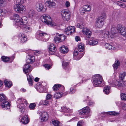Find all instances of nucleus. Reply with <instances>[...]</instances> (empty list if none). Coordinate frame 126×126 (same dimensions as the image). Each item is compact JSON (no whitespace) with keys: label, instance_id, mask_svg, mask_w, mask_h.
<instances>
[{"label":"nucleus","instance_id":"obj_1","mask_svg":"<svg viewBox=\"0 0 126 126\" xmlns=\"http://www.w3.org/2000/svg\"><path fill=\"white\" fill-rule=\"evenodd\" d=\"M12 18L17 23L16 24H17L18 27H20L21 28L24 27L23 26L26 25L27 22L26 20H25L24 19L23 20V19L26 18L25 16L23 17L20 19L18 15L17 14H15L13 16Z\"/></svg>","mask_w":126,"mask_h":126},{"label":"nucleus","instance_id":"obj_2","mask_svg":"<svg viewBox=\"0 0 126 126\" xmlns=\"http://www.w3.org/2000/svg\"><path fill=\"white\" fill-rule=\"evenodd\" d=\"M16 4L14 5V9L17 13H22L25 8L23 4L25 2V0H15Z\"/></svg>","mask_w":126,"mask_h":126},{"label":"nucleus","instance_id":"obj_3","mask_svg":"<svg viewBox=\"0 0 126 126\" xmlns=\"http://www.w3.org/2000/svg\"><path fill=\"white\" fill-rule=\"evenodd\" d=\"M0 105L2 108H4L7 109L10 108V103L7 101L6 96L3 94H0Z\"/></svg>","mask_w":126,"mask_h":126},{"label":"nucleus","instance_id":"obj_4","mask_svg":"<svg viewBox=\"0 0 126 126\" xmlns=\"http://www.w3.org/2000/svg\"><path fill=\"white\" fill-rule=\"evenodd\" d=\"M42 21L48 25L55 26L56 25L55 23L52 22V20L50 17L48 15H44L41 16Z\"/></svg>","mask_w":126,"mask_h":126},{"label":"nucleus","instance_id":"obj_5","mask_svg":"<svg viewBox=\"0 0 126 126\" xmlns=\"http://www.w3.org/2000/svg\"><path fill=\"white\" fill-rule=\"evenodd\" d=\"M93 82L95 85H99L102 82V78L99 75H94L93 77Z\"/></svg>","mask_w":126,"mask_h":126},{"label":"nucleus","instance_id":"obj_6","mask_svg":"<svg viewBox=\"0 0 126 126\" xmlns=\"http://www.w3.org/2000/svg\"><path fill=\"white\" fill-rule=\"evenodd\" d=\"M36 5V9L38 11L42 12H44L46 11V8L44 3H37Z\"/></svg>","mask_w":126,"mask_h":126},{"label":"nucleus","instance_id":"obj_7","mask_svg":"<svg viewBox=\"0 0 126 126\" xmlns=\"http://www.w3.org/2000/svg\"><path fill=\"white\" fill-rule=\"evenodd\" d=\"M62 17L65 21H68L70 17V14L69 12L66 10H63L61 14Z\"/></svg>","mask_w":126,"mask_h":126},{"label":"nucleus","instance_id":"obj_8","mask_svg":"<svg viewBox=\"0 0 126 126\" xmlns=\"http://www.w3.org/2000/svg\"><path fill=\"white\" fill-rule=\"evenodd\" d=\"M118 32L121 35L126 37V28L123 26L118 25L117 26Z\"/></svg>","mask_w":126,"mask_h":126},{"label":"nucleus","instance_id":"obj_9","mask_svg":"<svg viewBox=\"0 0 126 126\" xmlns=\"http://www.w3.org/2000/svg\"><path fill=\"white\" fill-rule=\"evenodd\" d=\"M66 37L63 34L57 35L54 38L55 42L56 43H58L64 41Z\"/></svg>","mask_w":126,"mask_h":126},{"label":"nucleus","instance_id":"obj_10","mask_svg":"<svg viewBox=\"0 0 126 126\" xmlns=\"http://www.w3.org/2000/svg\"><path fill=\"white\" fill-rule=\"evenodd\" d=\"M57 3L56 0H47L46 2L47 6L50 8H54Z\"/></svg>","mask_w":126,"mask_h":126},{"label":"nucleus","instance_id":"obj_11","mask_svg":"<svg viewBox=\"0 0 126 126\" xmlns=\"http://www.w3.org/2000/svg\"><path fill=\"white\" fill-rule=\"evenodd\" d=\"M102 35L104 38L106 39L108 38L109 39H110L112 38L113 35L108 31H103L102 33Z\"/></svg>","mask_w":126,"mask_h":126},{"label":"nucleus","instance_id":"obj_12","mask_svg":"<svg viewBox=\"0 0 126 126\" xmlns=\"http://www.w3.org/2000/svg\"><path fill=\"white\" fill-rule=\"evenodd\" d=\"M37 35L39 37H42L43 41H48V36L47 34L43 32H41L38 33Z\"/></svg>","mask_w":126,"mask_h":126},{"label":"nucleus","instance_id":"obj_13","mask_svg":"<svg viewBox=\"0 0 126 126\" xmlns=\"http://www.w3.org/2000/svg\"><path fill=\"white\" fill-rule=\"evenodd\" d=\"M31 65L28 64H25L23 67V70L25 73L30 72L32 70Z\"/></svg>","mask_w":126,"mask_h":126},{"label":"nucleus","instance_id":"obj_14","mask_svg":"<svg viewBox=\"0 0 126 126\" xmlns=\"http://www.w3.org/2000/svg\"><path fill=\"white\" fill-rule=\"evenodd\" d=\"M40 115L41 117V120L43 121H46L48 119V116L47 112L44 111L41 112Z\"/></svg>","mask_w":126,"mask_h":126},{"label":"nucleus","instance_id":"obj_15","mask_svg":"<svg viewBox=\"0 0 126 126\" xmlns=\"http://www.w3.org/2000/svg\"><path fill=\"white\" fill-rule=\"evenodd\" d=\"M83 29L82 30V32L83 33L85 34L86 37L88 38H90L92 33L88 29H87L86 28H83Z\"/></svg>","mask_w":126,"mask_h":126},{"label":"nucleus","instance_id":"obj_16","mask_svg":"<svg viewBox=\"0 0 126 126\" xmlns=\"http://www.w3.org/2000/svg\"><path fill=\"white\" fill-rule=\"evenodd\" d=\"M90 110L88 107L84 108L82 110H80L79 111V113L80 115H84L89 112Z\"/></svg>","mask_w":126,"mask_h":126},{"label":"nucleus","instance_id":"obj_17","mask_svg":"<svg viewBox=\"0 0 126 126\" xmlns=\"http://www.w3.org/2000/svg\"><path fill=\"white\" fill-rule=\"evenodd\" d=\"M108 82L109 84L110 85H112L113 86L114 85L117 86H123L124 84H123L122 83L123 81L119 82V81L116 80L114 82V81H111L110 80H109Z\"/></svg>","mask_w":126,"mask_h":126},{"label":"nucleus","instance_id":"obj_18","mask_svg":"<svg viewBox=\"0 0 126 126\" xmlns=\"http://www.w3.org/2000/svg\"><path fill=\"white\" fill-rule=\"evenodd\" d=\"M103 21L97 18L96 21V26L99 28H101L104 25Z\"/></svg>","mask_w":126,"mask_h":126},{"label":"nucleus","instance_id":"obj_19","mask_svg":"<svg viewBox=\"0 0 126 126\" xmlns=\"http://www.w3.org/2000/svg\"><path fill=\"white\" fill-rule=\"evenodd\" d=\"M49 52L51 54L54 53L56 50V48L54 45L51 44L50 45L49 47Z\"/></svg>","mask_w":126,"mask_h":126},{"label":"nucleus","instance_id":"obj_20","mask_svg":"<svg viewBox=\"0 0 126 126\" xmlns=\"http://www.w3.org/2000/svg\"><path fill=\"white\" fill-rule=\"evenodd\" d=\"M119 78L123 81H126V72H121L119 75Z\"/></svg>","mask_w":126,"mask_h":126},{"label":"nucleus","instance_id":"obj_21","mask_svg":"<svg viewBox=\"0 0 126 126\" xmlns=\"http://www.w3.org/2000/svg\"><path fill=\"white\" fill-rule=\"evenodd\" d=\"M19 37L22 43L25 42L27 41V39L25 35L21 33L20 34H19Z\"/></svg>","mask_w":126,"mask_h":126},{"label":"nucleus","instance_id":"obj_22","mask_svg":"<svg viewBox=\"0 0 126 126\" xmlns=\"http://www.w3.org/2000/svg\"><path fill=\"white\" fill-rule=\"evenodd\" d=\"M21 121L24 124H26L29 122V121L27 116H23L21 119Z\"/></svg>","mask_w":126,"mask_h":126},{"label":"nucleus","instance_id":"obj_23","mask_svg":"<svg viewBox=\"0 0 126 126\" xmlns=\"http://www.w3.org/2000/svg\"><path fill=\"white\" fill-rule=\"evenodd\" d=\"M60 49L62 52L63 53H66L68 51V49L67 47L64 46H63L61 47Z\"/></svg>","mask_w":126,"mask_h":126},{"label":"nucleus","instance_id":"obj_24","mask_svg":"<svg viewBox=\"0 0 126 126\" xmlns=\"http://www.w3.org/2000/svg\"><path fill=\"white\" fill-rule=\"evenodd\" d=\"M35 11L33 9L30 10L28 12V17L32 18L35 15Z\"/></svg>","mask_w":126,"mask_h":126},{"label":"nucleus","instance_id":"obj_25","mask_svg":"<svg viewBox=\"0 0 126 126\" xmlns=\"http://www.w3.org/2000/svg\"><path fill=\"white\" fill-rule=\"evenodd\" d=\"M84 50V44L82 43H79L78 45V50L79 52H82Z\"/></svg>","mask_w":126,"mask_h":126},{"label":"nucleus","instance_id":"obj_26","mask_svg":"<svg viewBox=\"0 0 126 126\" xmlns=\"http://www.w3.org/2000/svg\"><path fill=\"white\" fill-rule=\"evenodd\" d=\"M98 43V41L96 40L93 39L90 40L88 42V44L90 45L94 46L96 45Z\"/></svg>","mask_w":126,"mask_h":126},{"label":"nucleus","instance_id":"obj_27","mask_svg":"<svg viewBox=\"0 0 126 126\" xmlns=\"http://www.w3.org/2000/svg\"><path fill=\"white\" fill-rule=\"evenodd\" d=\"M118 31L117 27L116 28L115 27H112L111 29V35H113L116 33Z\"/></svg>","mask_w":126,"mask_h":126},{"label":"nucleus","instance_id":"obj_28","mask_svg":"<svg viewBox=\"0 0 126 126\" xmlns=\"http://www.w3.org/2000/svg\"><path fill=\"white\" fill-rule=\"evenodd\" d=\"M105 47L106 49H108L109 50H112L114 49L115 47L114 46H112L109 44L106 43L105 44Z\"/></svg>","mask_w":126,"mask_h":126},{"label":"nucleus","instance_id":"obj_29","mask_svg":"<svg viewBox=\"0 0 126 126\" xmlns=\"http://www.w3.org/2000/svg\"><path fill=\"white\" fill-rule=\"evenodd\" d=\"M71 26H70L67 27L65 29V32L67 35H71Z\"/></svg>","mask_w":126,"mask_h":126},{"label":"nucleus","instance_id":"obj_30","mask_svg":"<svg viewBox=\"0 0 126 126\" xmlns=\"http://www.w3.org/2000/svg\"><path fill=\"white\" fill-rule=\"evenodd\" d=\"M4 83L5 86L7 87H10L12 85V83L11 82L8 81L6 80L4 81Z\"/></svg>","mask_w":126,"mask_h":126},{"label":"nucleus","instance_id":"obj_31","mask_svg":"<svg viewBox=\"0 0 126 126\" xmlns=\"http://www.w3.org/2000/svg\"><path fill=\"white\" fill-rule=\"evenodd\" d=\"M120 63L118 60H117L115 62V63L113 65V67L114 69H117Z\"/></svg>","mask_w":126,"mask_h":126},{"label":"nucleus","instance_id":"obj_32","mask_svg":"<svg viewBox=\"0 0 126 126\" xmlns=\"http://www.w3.org/2000/svg\"><path fill=\"white\" fill-rule=\"evenodd\" d=\"M33 78L31 77L30 75L27 76V79L30 85L32 86V85Z\"/></svg>","mask_w":126,"mask_h":126},{"label":"nucleus","instance_id":"obj_33","mask_svg":"<svg viewBox=\"0 0 126 126\" xmlns=\"http://www.w3.org/2000/svg\"><path fill=\"white\" fill-rule=\"evenodd\" d=\"M110 88L109 86H107L104 88L103 91L105 94H108L110 92Z\"/></svg>","mask_w":126,"mask_h":126},{"label":"nucleus","instance_id":"obj_34","mask_svg":"<svg viewBox=\"0 0 126 126\" xmlns=\"http://www.w3.org/2000/svg\"><path fill=\"white\" fill-rule=\"evenodd\" d=\"M106 14L105 13H103L100 16L98 17V18L104 20L106 18Z\"/></svg>","mask_w":126,"mask_h":126},{"label":"nucleus","instance_id":"obj_35","mask_svg":"<svg viewBox=\"0 0 126 126\" xmlns=\"http://www.w3.org/2000/svg\"><path fill=\"white\" fill-rule=\"evenodd\" d=\"M83 7L87 12H89L91 10L90 6L89 5H85Z\"/></svg>","mask_w":126,"mask_h":126},{"label":"nucleus","instance_id":"obj_36","mask_svg":"<svg viewBox=\"0 0 126 126\" xmlns=\"http://www.w3.org/2000/svg\"><path fill=\"white\" fill-rule=\"evenodd\" d=\"M6 0H0V7H3L6 5Z\"/></svg>","mask_w":126,"mask_h":126},{"label":"nucleus","instance_id":"obj_37","mask_svg":"<svg viewBox=\"0 0 126 126\" xmlns=\"http://www.w3.org/2000/svg\"><path fill=\"white\" fill-rule=\"evenodd\" d=\"M116 4L118 5L122 8H125L126 7V5L121 2L117 1L116 3Z\"/></svg>","mask_w":126,"mask_h":126},{"label":"nucleus","instance_id":"obj_38","mask_svg":"<svg viewBox=\"0 0 126 126\" xmlns=\"http://www.w3.org/2000/svg\"><path fill=\"white\" fill-rule=\"evenodd\" d=\"M61 85L59 84H55L53 87V90L54 91L57 90L60 87Z\"/></svg>","mask_w":126,"mask_h":126},{"label":"nucleus","instance_id":"obj_39","mask_svg":"<svg viewBox=\"0 0 126 126\" xmlns=\"http://www.w3.org/2000/svg\"><path fill=\"white\" fill-rule=\"evenodd\" d=\"M62 95L60 93H56L54 94V97L56 99H58L62 97Z\"/></svg>","mask_w":126,"mask_h":126},{"label":"nucleus","instance_id":"obj_40","mask_svg":"<svg viewBox=\"0 0 126 126\" xmlns=\"http://www.w3.org/2000/svg\"><path fill=\"white\" fill-rule=\"evenodd\" d=\"M1 58L2 61L5 62L9 61V58L4 56H2Z\"/></svg>","mask_w":126,"mask_h":126},{"label":"nucleus","instance_id":"obj_41","mask_svg":"<svg viewBox=\"0 0 126 126\" xmlns=\"http://www.w3.org/2000/svg\"><path fill=\"white\" fill-rule=\"evenodd\" d=\"M52 123L54 126H60V123L58 121L54 120L53 121Z\"/></svg>","mask_w":126,"mask_h":126},{"label":"nucleus","instance_id":"obj_42","mask_svg":"<svg viewBox=\"0 0 126 126\" xmlns=\"http://www.w3.org/2000/svg\"><path fill=\"white\" fill-rule=\"evenodd\" d=\"M121 99L124 100H126V94L124 93H121Z\"/></svg>","mask_w":126,"mask_h":126},{"label":"nucleus","instance_id":"obj_43","mask_svg":"<svg viewBox=\"0 0 126 126\" xmlns=\"http://www.w3.org/2000/svg\"><path fill=\"white\" fill-rule=\"evenodd\" d=\"M79 10L80 13L81 15H83L85 14V12H87L83 7L80 8Z\"/></svg>","mask_w":126,"mask_h":126},{"label":"nucleus","instance_id":"obj_44","mask_svg":"<svg viewBox=\"0 0 126 126\" xmlns=\"http://www.w3.org/2000/svg\"><path fill=\"white\" fill-rule=\"evenodd\" d=\"M61 108L62 110V111L66 113L69 112V109H68L64 107H63Z\"/></svg>","mask_w":126,"mask_h":126},{"label":"nucleus","instance_id":"obj_45","mask_svg":"<svg viewBox=\"0 0 126 126\" xmlns=\"http://www.w3.org/2000/svg\"><path fill=\"white\" fill-rule=\"evenodd\" d=\"M36 106L35 104L34 103H31L29 105V108L31 109H33L35 108Z\"/></svg>","mask_w":126,"mask_h":126},{"label":"nucleus","instance_id":"obj_46","mask_svg":"<svg viewBox=\"0 0 126 126\" xmlns=\"http://www.w3.org/2000/svg\"><path fill=\"white\" fill-rule=\"evenodd\" d=\"M63 67V68H65L68 64V63L67 62H63L62 64Z\"/></svg>","mask_w":126,"mask_h":126},{"label":"nucleus","instance_id":"obj_47","mask_svg":"<svg viewBox=\"0 0 126 126\" xmlns=\"http://www.w3.org/2000/svg\"><path fill=\"white\" fill-rule=\"evenodd\" d=\"M109 114L111 115H116L118 114V113H116L114 111H111L109 112Z\"/></svg>","mask_w":126,"mask_h":126},{"label":"nucleus","instance_id":"obj_48","mask_svg":"<svg viewBox=\"0 0 126 126\" xmlns=\"http://www.w3.org/2000/svg\"><path fill=\"white\" fill-rule=\"evenodd\" d=\"M46 68V69L48 70L51 68V66L48 64H45L43 65Z\"/></svg>","mask_w":126,"mask_h":126},{"label":"nucleus","instance_id":"obj_49","mask_svg":"<svg viewBox=\"0 0 126 126\" xmlns=\"http://www.w3.org/2000/svg\"><path fill=\"white\" fill-rule=\"evenodd\" d=\"M83 124V121L82 120L78 122L77 126H81Z\"/></svg>","mask_w":126,"mask_h":126},{"label":"nucleus","instance_id":"obj_50","mask_svg":"<svg viewBox=\"0 0 126 126\" xmlns=\"http://www.w3.org/2000/svg\"><path fill=\"white\" fill-rule=\"evenodd\" d=\"M71 31L70 32L71 34L73 32H75V27L71 26Z\"/></svg>","mask_w":126,"mask_h":126},{"label":"nucleus","instance_id":"obj_51","mask_svg":"<svg viewBox=\"0 0 126 126\" xmlns=\"http://www.w3.org/2000/svg\"><path fill=\"white\" fill-rule=\"evenodd\" d=\"M75 90L73 89L72 88L70 89V91L69 92V93L70 94H72L75 93Z\"/></svg>","mask_w":126,"mask_h":126},{"label":"nucleus","instance_id":"obj_52","mask_svg":"<svg viewBox=\"0 0 126 126\" xmlns=\"http://www.w3.org/2000/svg\"><path fill=\"white\" fill-rule=\"evenodd\" d=\"M52 97V95L49 94H47L46 96V99L47 100L50 99H51Z\"/></svg>","mask_w":126,"mask_h":126},{"label":"nucleus","instance_id":"obj_53","mask_svg":"<svg viewBox=\"0 0 126 126\" xmlns=\"http://www.w3.org/2000/svg\"><path fill=\"white\" fill-rule=\"evenodd\" d=\"M78 52L77 50H74L73 52L74 56H76L78 55Z\"/></svg>","mask_w":126,"mask_h":126},{"label":"nucleus","instance_id":"obj_54","mask_svg":"<svg viewBox=\"0 0 126 126\" xmlns=\"http://www.w3.org/2000/svg\"><path fill=\"white\" fill-rule=\"evenodd\" d=\"M82 26V25L79 23H78L77 25V27L80 29L81 28Z\"/></svg>","mask_w":126,"mask_h":126},{"label":"nucleus","instance_id":"obj_55","mask_svg":"<svg viewBox=\"0 0 126 126\" xmlns=\"http://www.w3.org/2000/svg\"><path fill=\"white\" fill-rule=\"evenodd\" d=\"M43 103L44 105H48L49 104L48 101L47 100H45Z\"/></svg>","mask_w":126,"mask_h":126},{"label":"nucleus","instance_id":"obj_56","mask_svg":"<svg viewBox=\"0 0 126 126\" xmlns=\"http://www.w3.org/2000/svg\"><path fill=\"white\" fill-rule=\"evenodd\" d=\"M30 58L31 59V61H32V63L34 61L35 57H32L31 58Z\"/></svg>","mask_w":126,"mask_h":126},{"label":"nucleus","instance_id":"obj_57","mask_svg":"<svg viewBox=\"0 0 126 126\" xmlns=\"http://www.w3.org/2000/svg\"><path fill=\"white\" fill-rule=\"evenodd\" d=\"M31 59L30 58H28V59H27L26 60V62L27 63H32L31 61Z\"/></svg>","mask_w":126,"mask_h":126},{"label":"nucleus","instance_id":"obj_58","mask_svg":"<svg viewBox=\"0 0 126 126\" xmlns=\"http://www.w3.org/2000/svg\"><path fill=\"white\" fill-rule=\"evenodd\" d=\"M65 5L66 7H68L70 6V3L68 1H66L65 3Z\"/></svg>","mask_w":126,"mask_h":126},{"label":"nucleus","instance_id":"obj_59","mask_svg":"<svg viewBox=\"0 0 126 126\" xmlns=\"http://www.w3.org/2000/svg\"><path fill=\"white\" fill-rule=\"evenodd\" d=\"M122 109L124 110L126 109V105L125 104H124L123 105H122Z\"/></svg>","mask_w":126,"mask_h":126},{"label":"nucleus","instance_id":"obj_60","mask_svg":"<svg viewBox=\"0 0 126 126\" xmlns=\"http://www.w3.org/2000/svg\"><path fill=\"white\" fill-rule=\"evenodd\" d=\"M80 39L79 37L77 36H76L75 38L76 40L77 41H78L80 40Z\"/></svg>","mask_w":126,"mask_h":126},{"label":"nucleus","instance_id":"obj_61","mask_svg":"<svg viewBox=\"0 0 126 126\" xmlns=\"http://www.w3.org/2000/svg\"><path fill=\"white\" fill-rule=\"evenodd\" d=\"M40 51H35L34 53V54L37 55L38 54H40Z\"/></svg>","mask_w":126,"mask_h":126},{"label":"nucleus","instance_id":"obj_62","mask_svg":"<svg viewBox=\"0 0 126 126\" xmlns=\"http://www.w3.org/2000/svg\"><path fill=\"white\" fill-rule=\"evenodd\" d=\"M24 26H25V25L23 26H24V27H22V28H24V29H26V30L27 29V31L29 30H30L31 28L30 27H24Z\"/></svg>","mask_w":126,"mask_h":126},{"label":"nucleus","instance_id":"obj_63","mask_svg":"<svg viewBox=\"0 0 126 126\" xmlns=\"http://www.w3.org/2000/svg\"><path fill=\"white\" fill-rule=\"evenodd\" d=\"M3 12L2 11L1 9H0V16L1 15L3 16Z\"/></svg>","mask_w":126,"mask_h":126},{"label":"nucleus","instance_id":"obj_64","mask_svg":"<svg viewBox=\"0 0 126 126\" xmlns=\"http://www.w3.org/2000/svg\"><path fill=\"white\" fill-rule=\"evenodd\" d=\"M39 79L38 78H36L34 79V80L36 82H38L39 80Z\"/></svg>","mask_w":126,"mask_h":126}]
</instances>
